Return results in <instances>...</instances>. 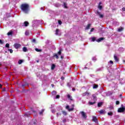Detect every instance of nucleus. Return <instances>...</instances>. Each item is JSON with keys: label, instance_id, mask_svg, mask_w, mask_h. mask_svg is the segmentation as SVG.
Here are the masks:
<instances>
[{"label": "nucleus", "instance_id": "nucleus-1", "mask_svg": "<svg viewBox=\"0 0 125 125\" xmlns=\"http://www.w3.org/2000/svg\"><path fill=\"white\" fill-rule=\"evenodd\" d=\"M21 9L24 13H27L29 11V5L28 4H22L21 5Z\"/></svg>", "mask_w": 125, "mask_h": 125}, {"label": "nucleus", "instance_id": "nucleus-2", "mask_svg": "<svg viewBox=\"0 0 125 125\" xmlns=\"http://www.w3.org/2000/svg\"><path fill=\"white\" fill-rule=\"evenodd\" d=\"M81 114L82 115V117L83 119H84V120H85L87 118L86 116V113H85L83 111H82L81 112Z\"/></svg>", "mask_w": 125, "mask_h": 125}, {"label": "nucleus", "instance_id": "nucleus-3", "mask_svg": "<svg viewBox=\"0 0 125 125\" xmlns=\"http://www.w3.org/2000/svg\"><path fill=\"white\" fill-rule=\"evenodd\" d=\"M93 100L94 102H90L89 104L90 105H93V104H95V101H96V96H95V95H93Z\"/></svg>", "mask_w": 125, "mask_h": 125}, {"label": "nucleus", "instance_id": "nucleus-4", "mask_svg": "<svg viewBox=\"0 0 125 125\" xmlns=\"http://www.w3.org/2000/svg\"><path fill=\"white\" fill-rule=\"evenodd\" d=\"M96 14L97 15H98L99 16L100 18H103L104 16L102 14H101V13L99 12L98 11H96Z\"/></svg>", "mask_w": 125, "mask_h": 125}, {"label": "nucleus", "instance_id": "nucleus-5", "mask_svg": "<svg viewBox=\"0 0 125 125\" xmlns=\"http://www.w3.org/2000/svg\"><path fill=\"white\" fill-rule=\"evenodd\" d=\"M14 46L16 48V49H18V48L21 46V45L20 44L16 43L14 44Z\"/></svg>", "mask_w": 125, "mask_h": 125}, {"label": "nucleus", "instance_id": "nucleus-6", "mask_svg": "<svg viewBox=\"0 0 125 125\" xmlns=\"http://www.w3.org/2000/svg\"><path fill=\"white\" fill-rule=\"evenodd\" d=\"M124 111H125V107L120 108L118 110V112L119 113H122V112H124Z\"/></svg>", "mask_w": 125, "mask_h": 125}, {"label": "nucleus", "instance_id": "nucleus-7", "mask_svg": "<svg viewBox=\"0 0 125 125\" xmlns=\"http://www.w3.org/2000/svg\"><path fill=\"white\" fill-rule=\"evenodd\" d=\"M93 121L95 122V123H96L97 124V123H98L97 121V118L95 116H93Z\"/></svg>", "mask_w": 125, "mask_h": 125}, {"label": "nucleus", "instance_id": "nucleus-8", "mask_svg": "<svg viewBox=\"0 0 125 125\" xmlns=\"http://www.w3.org/2000/svg\"><path fill=\"white\" fill-rule=\"evenodd\" d=\"M66 109H67V110H68V111L70 112V111H73V110H74V108H69V105H67L66 106Z\"/></svg>", "mask_w": 125, "mask_h": 125}, {"label": "nucleus", "instance_id": "nucleus-9", "mask_svg": "<svg viewBox=\"0 0 125 125\" xmlns=\"http://www.w3.org/2000/svg\"><path fill=\"white\" fill-rule=\"evenodd\" d=\"M114 58L116 62H119V58L117 57V56L114 55Z\"/></svg>", "mask_w": 125, "mask_h": 125}, {"label": "nucleus", "instance_id": "nucleus-10", "mask_svg": "<svg viewBox=\"0 0 125 125\" xmlns=\"http://www.w3.org/2000/svg\"><path fill=\"white\" fill-rule=\"evenodd\" d=\"M104 40V38H99V39H98L97 40V42H101L102 41H103Z\"/></svg>", "mask_w": 125, "mask_h": 125}, {"label": "nucleus", "instance_id": "nucleus-11", "mask_svg": "<svg viewBox=\"0 0 125 125\" xmlns=\"http://www.w3.org/2000/svg\"><path fill=\"white\" fill-rule=\"evenodd\" d=\"M24 27H27L29 25L28 21H25L23 23Z\"/></svg>", "mask_w": 125, "mask_h": 125}, {"label": "nucleus", "instance_id": "nucleus-12", "mask_svg": "<svg viewBox=\"0 0 125 125\" xmlns=\"http://www.w3.org/2000/svg\"><path fill=\"white\" fill-rule=\"evenodd\" d=\"M101 4H102V3L101 2L99 3V4L98 6V8L99 9H100V10L102 9V6L100 5Z\"/></svg>", "mask_w": 125, "mask_h": 125}, {"label": "nucleus", "instance_id": "nucleus-13", "mask_svg": "<svg viewBox=\"0 0 125 125\" xmlns=\"http://www.w3.org/2000/svg\"><path fill=\"white\" fill-rule=\"evenodd\" d=\"M23 51H24V52H27V51H28V49H27V47H23L22 49Z\"/></svg>", "mask_w": 125, "mask_h": 125}, {"label": "nucleus", "instance_id": "nucleus-14", "mask_svg": "<svg viewBox=\"0 0 125 125\" xmlns=\"http://www.w3.org/2000/svg\"><path fill=\"white\" fill-rule=\"evenodd\" d=\"M124 30V27H120L118 28V32H122V31Z\"/></svg>", "mask_w": 125, "mask_h": 125}, {"label": "nucleus", "instance_id": "nucleus-15", "mask_svg": "<svg viewBox=\"0 0 125 125\" xmlns=\"http://www.w3.org/2000/svg\"><path fill=\"white\" fill-rule=\"evenodd\" d=\"M89 94V93L86 92V93H84L83 94V96H88Z\"/></svg>", "mask_w": 125, "mask_h": 125}, {"label": "nucleus", "instance_id": "nucleus-16", "mask_svg": "<svg viewBox=\"0 0 125 125\" xmlns=\"http://www.w3.org/2000/svg\"><path fill=\"white\" fill-rule=\"evenodd\" d=\"M13 33V32L12 31H9V32H8L7 35L8 36H11V35H12Z\"/></svg>", "mask_w": 125, "mask_h": 125}, {"label": "nucleus", "instance_id": "nucleus-17", "mask_svg": "<svg viewBox=\"0 0 125 125\" xmlns=\"http://www.w3.org/2000/svg\"><path fill=\"white\" fill-rule=\"evenodd\" d=\"M55 68V65H54V64H52L51 70H54Z\"/></svg>", "mask_w": 125, "mask_h": 125}, {"label": "nucleus", "instance_id": "nucleus-18", "mask_svg": "<svg viewBox=\"0 0 125 125\" xmlns=\"http://www.w3.org/2000/svg\"><path fill=\"white\" fill-rule=\"evenodd\" d=\"M91 24H89L87 25L86 27V29L87 30H88V29H89V28H90V26H91Z\"/></svg>", "mask_w": 125, "mask_h": 125}, {"label": "nucleus", "instance_id": "nucleus-19", "mask_svg": "<svg viewBox=\"0 0 125 125\" xmlns=\"http://www.w3.org/2000/svg\"><path fill=\"white\" fill-rule=\"evenodd\" d=\"M62 113L63 114V115H64V116H66L67 115V112H66V111H62Z\"/></svg>", "mask_w": 125, "mask_h": 125}, {"label": "nucleus", "instance_id": "nucleus-20", "mask_svg": "<svg viewBox=\"0 0 125 125\" xmlns=\"http://www.w3.org/2000/svg\"><path fill=\"white\" fill-rule=\"evenodd\" d=\"M102 104H103L102 103H99L98 104V106L99 107H101V106H102Z\"/></svg>", "mask_w": 125, "mask_h": 125}, {"label": "nucleus", "instance_id": "nucleus-21", "mask_svg": "<svg viewBox=\"0 0 125 125\" xmlns=\"http://www.w3.org/2000/svg\"><path fill=\"white\" fill-rule=\"evenodd\" d=\"M8 51L10 52V53H13V50H12L11 49H9Z\"/></svg>", "mask_w": 125, "mask_h": 125}, {"label": "nucleus", "instance_id": "nucleus-22", "mask_svg": "<svg viewBox=\"0 0 125 125\" xmlns=\"http://www.w3.org/2000/svg\"><path fill=\"white\" fill-rule=\"evenodd\" d=\"M59 32V29H57L56 31V35H59V34H58Z\"/></svg>", "mask_w": 125, "mask_h": 125}, {"label": "nucleus", "instance_id": "nucleus-23", "mask_svg": "<svg viewBox=\"0 0 125 125\" xmlns=\"http://www.w3.org/2000/svg\"><path fill=\"white\" fill-rule=\"evenodd\" d=\"M23 62V61L22 60H21L19 61V64H22Z\"/></svg>", "mask_w": 125, "mask_h": 125}, {"label": "nucleus", "instance_id": "nucleus-24", "mask_svg": "<svg viewBox=\"0 0 125 125\" xmlns=\"http://www.w3.org/2000/svg\"><path fill=\"white\" fill-rule=\"evenodd\" d=\"M63 6L64 8H67V4L66 3H64Z\"/></svg>", "mask_w": 125, "mask_h": 125}, {"label": "nucleus", "instance_id": "nucleus-25", "mask_svg": "<svg viewBox=\"0 0 125 125\" xmlns=\"http://www.w3.org/2000/svg\"><path fill=\"white\" fill-rule=\"evenodd\" d=\"M25 34L26 36H28L29 35V31H25Z\"/></svg>", "mask_w": 125, "mask_h": 125}, {"label": "nucleus", "instance_id": "nucleus-26", "mask_svg": "<svg viewBox=\"0 0 125 125\" xmlns=\"http://www.w3.org/2000/svg\"><path fill=\"white\" fill-rule=\"evenodd\" d=\"M54 56L55 57H56V59H58V58H59V57H58V55H57V54H55L54 55Z\"/></svg>", "mask_w": 125, "mask_h": 125}, {"label": "nucleus", "instance_id": "nucleus-27", "mask_svg": "<svg viewBox=\"0 0 125 125\" xmlns=\"http://www.w3.org/2000/svg\"><path fill=\"white\" fill-rule=\"evenodd\" d=\"M99 113H100V114H103V113H104V110H100L99 111Z\"/></svg>", "mask_w": 125, "mask_h": 125}, {"label": "nucleus", "instance_id": "nucleus-28", "mask_svg": "<svg viewBox=\"0 0 125 125\" xmlns=\"http://www.w3.org/2000/svg\"><path fill=\"white\" fill-rule=\"evenodd\" d=\"M91 39L92 40V42H94L95 41V37H92Z\"/></svg>", "mask_w": 125, "mask_h": 125}, {"label": "nucleus", "instance_id": "nucleus-29", "mask_svg": "<svg viewBox=\"0 0 125 125\" xmlns=\"http://www.w3.org/2000/svg\"><path fill=\"white\" fill-rule=\"evenodd\" d=\"M36 51H37V52H40L41 51V50H39L38 48L35 49Z\"/></svg>", "mask_w": 125, "mask_h": 125}, {"label": "nucleus", "instance_id": "nucleus-30", "mask_svg": "<svg viewBox=\"0 0 125 125\" xmlns=\"http://www.w3.org/2000/svg\"><path fill=\"white\" fill-rule=\"evenodd\" d=\"M6 47H9V43H6L5 45Z\"/></svg>", "mask_w": 125, "mask_h": 125}, {"label": "nucleus", "instance_id": "nucleus-31", "mask_svg": "<svg viewBox=\"0 0 125 125\" xmlns=\"http://www.w3.org/2000/svg\"><path fill=\"white\" fill-rule=\"evenodd\" d=\"M97 87H98V85H95L93 86V88H97Z\"/></svg>", "mask_w": 125, "mask_h": 125}, {"label": "nucleus", "instance_id": "nucleus-32", "mask_svg": "<svg viewBox=\"0 0 125 125\" xmlns=\"http://www.w3.org/2000/svg\"><path fill=\"white\" fill-rule=\"evenodd\" d=\"M67 97H68V98H69V99H70V100H72V97H71V96H70V95H68L67 96Z\"/></svg>", "mask_w": 125, "mask_h": 125}, {"label": "nucleus", "instance_id": "nucleus-33", "mask_svg": "<svg viewBox=\"0 0 125 125\" xmlns=\"http://www.w3.org/2000/svg\"><path fill=\"white\" fill-rule=\"evenodd\" d=\"M60 96L59 95H58L56 96V98L57 99H58L60 98Z\"/></svg>", "mask_w": 125, "mask_h": 125}, {"label": "nucleus", "instance_id": "nucleus-34", "mask_svg": "<svg viewBox=\"0 0 125 125\" xmlns=\"http://www.w3.org/2000/svg\"><path fill=\"white\" fill-rule=\"evenodd\" d=\"M58 23L60 25H61V24H62V21H59Z\"/></svg>", "mask_w": 125, "mask_h": 125}, {"label": "nucleus", "instance_id": "nucleus-35", "mask_svg": "<svg viewBox=\"0 0 125 125\" xmlns=\"http://www.w3.org/2000/svg\"><path fill=\"white\" fill-rule=\"evenodd\" d=\"M42 113H43V110H42L41 112H40V115H42Z\"/></svg>", "mask_w": 125, "mask_h": 125}, {"label": "nucleus", "instance_id": "nucleus-36", "mask_svg": "<svg viewBox=\"0 0 125 125\" xmlns=\"http://www.w3.org/2000/svg\"><path fill=\"white\" fill-rule=\"evenodd\" d=\"M112 112H108V115H109V116H112Z\"/></svg>", "mask_w": 125, "mask_h": 125}, {"label": "nucleus", "instance_id": "nucleus-37", "mask_svg": "<svg viewBox=\"0 0 125 125\" xmlns=\"http://www.w3.org/2000/svg\"><path fill=\"white\" fill-rule=\"evenodd\" d=\"M119 104H120V102L116 101V105H119Z\"/></svg>", "mask_w": 125, "mask_h": 125}, {"label": "nucleus", "instance_id": "nucleus-38", "mask_svg": "<svg viewBox=\"0 0 125 125\" xmlns=\"http://www.w3.org/2000/svg\"><path fill=\"white\" fill-rule=\"evenodd\" d=\"M0 43H1V44H2V43H3V42H2V41H1V40H0Z\"/></svg>", "mask_w": 125, "mask_h": 125}, {"label": "nucleus", "instance_id": "nucleus-39", "mask_svg": "<svg viewBox=\"0 0 125 125\" xmlns=\"http://www.w3.org/2000/svg\"><path fill=\"white\" fill-rule=\"evenodd\" d=\"M93 31H94V28H92L90 32H93Z\"/></svg>", "mask_w": 125, "mask_h": 125}, {"label": "nucleus", "instance_id": "nucleus-40", "mask_svg": "<svg viewBox=\"0 0 125 125\" xmlns=\"http://www.w3.org/2000/svg\"><path fill=\"white\" fill-rule=\"evenodd\" d=\"M58 54L60 55L61 54V51H59Z\"/></svg>", "mask_w": 125, "mask_h": 125}, {"label": "nucleus", "instance_id": "nucleus-41", "mask_svg": "<svg viewBox=\"0 0 125 125\" xmlns=\"http://www.w3.org/2000/svg\"><path fill=\"white\" fill-rule=\"evenodd\" d=\"M60 115H61V113H57V116H60Z\"/></svg>", "mask_w": 125, "mask_h": 125}, {"label": "nucleus", "instance_id": "nucleus-42", "mask_svg": "<svg viewBox=\"0 0 125 125\" xmlns=\"http://www.w3.org/2000/svg\"><path fill=\"white\" fill-rule=\"evenodd\" d=\"M53 94H56V91H53Z\"/></svg>", "mask_w": 125, "mask_h": 125}, {"label": "nucleus", "instance_id": "nucleus-43", "mask_svg": "<svg viewBox=\"0 0 125 125\" xmlns=\"http://www.w3.org/2000/svg\"><path fill=\"white\" fill-rule=\"evenodd\" d=\"M32 42H36V40L33 39V40H32Z\"/></svg>", "mask_w": 125, "mask_h": 125}, {"label": "nucleus", "instance_id": "nucleus-44", "mask_svg": "<svg viewBox=\"0 0 125 125\" xmlns=\"http://www.w3.org/2000/svg\"><path fill=\"white\" fill-rule=\"evenodd\" d=\"M109 63H110L111 64H113V61H110Z\"/></svg>", "mask_w": 125, "mask_h": 125}, {"label": "nucleus", "instance_id": "nucleus-45", "mask_svg": "<svg viewBox=\"0 0 125 125\" xmlns=\"http://www.w3.org/2000/svg\"><path fill=\"white\" fill-rule=\"evenodd\" d=\"M122 10H123L124 11H125V8H122Z\"/></svg>", "mask_w": 125, "mask_h": 125}, {"label": "nucleus", "instance_id": "nucleus-46", "mask_svg": "<svg viewBox=\"0 0 125 125\" xmlns=\"http://www.w3.org/2000/svg\"><path fill=\"white\" fill-rule=\"evenodd\" d=\"M61 79H62V80H64L65 78H64V77H62L61 78Z\"/></svg>", "mask_w": 125, "mask_h": 125}, {"label": "nucleus", "instance_id": "nucleus-47", "mask_svg": "<svg viewBox=\"0 0 125 125\" xmlns=\"http://www.w3.org/2000/svg\"><path fill=\"white\" fill-rule=\"evenodd\" d=\"M52 113H55V110H52Z\"/></svg>", "mask_w": 125, "mask_h": 125}, {"label": "nucleus", "instance_id": "nucleus-48", "mask_svg": "<svg viewBox=\"0 0 125 125\" xmlns=\"http://www.w3.org/2000/svg\"><path fill=\"white\" fill-rule=\"evenodd\" d=\"M93 60H96V58H93Z\"/></svg>", "mask_w": 125, "mask_h": 125}, {"label": "nucleus", "instance_id": "nucleus-49", "mask_svg": "<svg viewBox=\"0 0 125 125\" xmlns=\"http://www.w3.org/2000/svg\"><path fill=\"white\" fill-rule=\"evenodd\" d=\"M52 87H53V86H54V85L52 84Z\"/></svg>", "mask_w": 125, "mask_h": 125}, {"label": "nucleus", "instance_id": "nucleus-50", "mask_svg": "<svg viewBox=\"0 0 125 125\" xmlns=\"http://www.w3.org/2000/svg\"><path fill=\"white\" fill-rule=\"evenodd\" d=\"M72 90H73V91H74L75 89L73 88V89H72Z\"/></svg>", "mask_w": 125, "mask_h": 125}, {"label": "nucleus", "instance_id": "nucleus-51", "mask_svg": "<svg viewBox=\"0 0 125 125\" xmlns=\"http://www.w3.org/2000/svg\"><path fill=\"white\" fill-rule=\"evenodd\" d=\"M1 86H2L0 84V87H1Z\"/></svg>", "mask_w": 125, "mask_h": 125}, {"label": "nucleus", "instance_id": "nucleus-52", "mask_svg": "<svg viewBox=\"0 0 125 125\" xmlns=\"http://www.w3.org/2000/svg\"><path fill=\"white\" fill-rule=\"evenodd\" d=\"M3 90V91H5V89H4Z\"/></svg>", "mask_w": 125, "mask_h": 125}, {"label": "nucleus", "instance_id": "nucleus-53", "mask_svg": "<svg viewBox=\"0 0 125 125\" xmlns=\"http://www.w3.org/2000/svg\"><path fill=\"white\" fill-rule=\"evenodd\" d=\"M61 58H63V57L62 56V57H61Z\"/></svg>", "mask_w": 125, "mask_h": 125}, {"label": "nucleus", "instance_id": "nucleus-54", "mask_svg": "<svg viewBox=\"0 0 125 125\" xmlns=\"http://www.w3.org/2000/svg\"><path fill=\"white\" fill-rule=\"evenodd\" d=\"M41 9H43V8H41Z\"/></svg>", "mask_w": 125, "mask_h": 125}]
</instances>
